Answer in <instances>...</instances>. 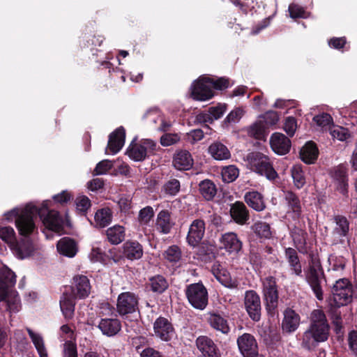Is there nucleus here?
I'll return each mask as SVG.
<instances>
[{
	"instance_id": "nucleus-31",
	"label": "nucleus",
	"mask_w": 357,
	"mask_h": 357,
	"mask_svg": "<svg viewBox=\"0 0 357 357\" xmlns=\"http://www.w3.org/2000/svg\"><path fill=\"white\" fill-rule=\"evenodd\" d=\"M301 160L307 163L312 164L317 160L318 149L316 144L312 142H307L300 151Z\"/></svg>"
},
{
	"instance_id": "nucleus-29",
	"label": "nucleus",
	"mask_w": 357,
	"mask_h": 357,
	"mask_svg": "<svg viewBox=\"0 0 357 357\" xmlns=\"http://www.w3.org/2000/svg\"><path fill=\"white\" fill-rule=\"evenodd\" d=\"M208 153L217 160H227L231 157L227 147L219 142H215L209 146Z\"/></svg>"
},
{
	"instance_id": "nucleus-21",
	"label": "nucleus",
	"mask_w": 357,
	"mask_h": 357,
	"mask_svg": "<svg viewBox=\"0 0 357 357\" xmlns=\"http://www.w3.org/2000/svg\"><path fill=\"white\" fill-rule=\"evenodd\" d=\"M300 316L294 310L287 308L284 312L282 322V330L286 333L294 332L300 325Z\"/></svg>"
},
{
	"instance_id": "nucleus-7",
	"label": "nucleus",
	"mask_w": 357,
	"mask_h": 357,
	"mask_svg": "<svg viewBox=\"0 0 357 357\" xmlns=\"http://www.w3.org/2000/svg\"><path fill=\"white\" fill-rule=\"evenodd\" d=\"M157 144L152 139H144L139 142L132 141L127 149L126 154L132 160L141 162L154 153Z\"/></svg>"
},
{
	"instance_id": "nucleus-49",
	"label": "nucleus",
	"mask_w": 357,
	"mask_h": 357,
	"mask_svg": "<svg viewBox=\"0 0 357 357\" xmlns=\"http://www.w3.org/2000/svg\"><path fill=\"white\" fill-rule=\"evenodd\" d=\"M313 121L319 126L324 129H331L333 125V119L330 114L322 113L315 116Z\"/></svg>"
},
{
	"instance_id": "nucleus-25",
	"label": "nucleus",
	"mask_w": 357,
	"mask_h": 357,
	"mask_svg": "<svg viewBox=\"0 0 357 357\" xmlns=\"http://www.w3.org/2000/svg\"><path fill=\"white\" fill-rule=\"evenodd\" d=\"M266 125L259 117L252 124L246 128L245 130L250 137L257 139H265L267 136Z\"/></svg>"
},
{
	"instance_id": "nucleus-13",
	"label": "nucleus",
	"mask_w": 357,
	"mask_h": 357,
	"mask_svg": "<svg viewBox=\"0 0 357 357\" xmlns=\"http://www.w3.org/2000/svg\"><path fill=\"white\" fill-rule=\"evenodd\" d=\"M220 248L230 255L237 254L242 248V243L234 232H227L219 239Z\"/></svg>"
},
{
	"instance_id": "nucleus-47",
	"label": "nucleus",
	"mask_w": 357,
	"mask_h": 357,
	"mask_svg": "<svg viewBox=\"0 0 357 357\" xmlns=\"http://www.w3.org/2000/svg\"><path fill=\"white\" fill-rule=\"evenodd\" d=\"M254 232L261 238H269L271 236V231L268 224L264 222H258L252 226Z\"/></svg>"
},
{
	"instance_id": "nucleus-28",
	"label": "nucleus",
	"mask_w": 357,
	"mask_h": 357,
	"mask_svg": "<svg viewBox=\"0 0 357 357\" xmlns=\"http://www.w3.org/2000/svg\"><path fill=\"white\" fill-rule=\"evenodd\" d=\"M75 298L73 296L63 294L60 299V307L66 319H71L75 311Z\"/></svg>"
},
{
	"instance_id": "nucleus-45",
	"label": "nucleus",
	"mask_w": 357,
	"mask_h": 357,
	"mask_svg": "<svg viewBox=\"0 0 357 357\" xmlns=\"http://www.w3.org/2000/svg\"><path fill=\"white\" fill-rule=\"evenodd\" d=\"M227 106L225 105H218L216 107L209 108L208 114L204 116V121H213L220 119L226 112Z\"/></svg>"
},
{
	"instance_id": "nucleus-59",
	"label": "nucleus",
	"mask_w": 357,
	"mask_h": 357,
	"mask_svg": "<svg viewBox=\"0 0 357 357\" xmlns=\"http://www.w3.org/2000/svg\"><path fill=\"white\" fill-rule=\"evenodd\" d=\"M162 116V114L158 109H151L146 112L144 118L148 122L152 123L157 130V126H159V118H161Z\"/></svg>"
},
{
	"instance_id": "nucleus-40",
	"label": "nucleus",
	"mask_w": 357,
	"mask_h": 357,
	"mask_svg": "<svg viewBox=\"0 0 357 357\" xmlns=\"http://www.w3.org/2000/svg\"><path fill=\"white\" fill-rule=\"evenodd\" d=\"M199 192L206 200H211L216 195L215 185L210 180L206 179L199 183Z\"/></svg>"
},
{
	"instance_id": "nucleus-37",
	"label": "nucleus",
	"mask_w": 357,
	"mask_h": 357,
	"mask_svg": "<svg viewBox=\"0 0 357 357\" xmlns=\"http://www.w3.org/2000/svg\"><path fill=\"white\" fill-rule=\"evenodd\" d=\"M26 331L30 339L31 340V342H33L36 351H38L39 356L43 357L45 355L48 354L42 335L29 328H27Z\"/></svg>"
},
{
	"instance_id": "nucleus-24",
	"label": "nucleus",
	"mask_w": 357,
	"mask_h": 357,
	"mask_svg": "<svg viewBox=\"0 0 357 357\" xmlns=\"http://www.w3.org/2000/svg\"><path fill=\"white\" fill-rule=\"evenodd\" d=\"M98 328L104 335L113 336L121 330V324L116 319H102Z\"/></svg>"
},
{
	"instance_id": "nucleus-50",
	"label": "nucleus",
	"mask_w": 357,
	"mask_h": 357,
	"mask_svg": "<svg viewBox=\"0 0 357 357\" xmlns=\"http://www.w3.org/2000/svg\"><path fill=\"white\" fill-rule=\"evenodd\" d=\"M162 190L166 195H176L180 190V182L175 178H172L165 183Z\"/></svg>"
},
{
	"instance_id": "nucleus-32",
	"label": "nucleus",
	"mask_w": 357,
	"mask_h": 357,
	"mask_svg": "<svg viewBox=\"0 0 357 357\" xmlns=\"http://www.w3.org/2000/svg\"><path fill=\"white\" fill-rule=\"evenodd\" d=\"M58 252L66 257H73L77 251L75 242L69 238H63L56 245Z\"/></svg>"
},
{
	"instance_id": "nucleus-44",
	"label": "nucleus",
	"mask_w": 357,
	"mask_h": 357,
	"mask_svg": "<svg viewBox=\"0 0 357 357\" xmlns=\"http://www.w3.org/2000/svg\"><path fill=\"white\" fill-rule=\"evenodd\" d=\"M285 199L288 204L289 207L295 214V216L298 217L301 211V206L300 201L296 195L291 192H287L285 193Z\"/></svg>"
},
{
	"instance_id": "nucleus-39",
	"label": "nucleus",
	"mask_w": 357,
	"mask_h": 357,
	"mask_svg": "<svg viewBox=\"0 0 357 357\" xmlns=\"http://www.w3.org/2000/svg\"><path fill=\"white\" fill-rule=\"evenodd\" d=\"M96 227H105L111 222L112 219V213L109 208H103L98 211L94 216Z\"/></svg>"
},
{
	"instance_id": "nucleus-34",
	"label": "nucleus",
	"mask_w": 357,
	"mask_h": 357,
	"mask_svg": "<svg viewBox=\"0 0 357 357\" xmlns=\"http://www.w3.org/2000/svg\"><path fill=\"white\" fill-rule=\"evenodd\" d=\"M106 235L112 244L118 245L124 240L126 230L123 226L116 225L107 229Z\"/></svg>"
},
{
	"instance_id": "nucleus-9",
	"label": "nucleus",
	"mask_w": 357,
	"mask_h": 357,
	"mask_svg": "<svg viewBox=\"0 0 357 357\" xmlns=\"http://www.w3.org/2000/svg\"><path fill=\"white\" fill-rule=\"evenodd\" d=\"M351 295L349 280L346 278L339 279L333 286L330 303L334 307L344 305L351 301Z\"/></svg>"
},
{
	"instance_id": "nucleus-27",
	"label": "nucleus",
	"mask_w": 357,
	"mask_h": 357,
	"mask_svg": "<svg viewBox=\"0 0 357 357\" xmlns=\"http://www.w3.org/2000/svg\"><path fill=\"white\" fill-rule=\"evenodd\" d=\"M230 214L234 221L240 225H244L249 218L246 206L242 202L234 203L231 206Z\"/></svg>"
},
{
	"instance_id": "nucleus-18",
	"label": "nucleus",
	"mask_w": 357,
	"mask_h": 357,
	"mask_svg": "<svg viewBox=\"0 0 357 357\" xmlns=\"http://www.w3.org/2000/svg\"><path fill=\"white\" fill-rule=\"evenodd\" d=\"M198 349L205 357H221L214 342L206 336H200L196 340Z\"/></svg>"
},
{
	"instance_id": "nucleus-43",
	"label": "nucleus",
	"mask_w": 357,
	"mask_h": 357,
	"mask_svg": "<svg viewBox=\"0 0 357 357\" xmlns=\"http://www.w3.org/2000/svg\"><path fill=\"white\" fill-rule=\"evenodd\" d=\"M151 290L155 293H162L168 287V283L165 278L161 275H156L150 279Z\"/></svg>"
},
{
	"instance_id": "nucleus-33",
	"label": "nucleus",
	"mask_w": 357,
	"mask_h": 357,
	"mask_svg": "<svg viewBox=\"0 0 357 357\" xmlns=\"http://www.w3.org/2000/svg\"><path fill=\"white\" fill-rule=\"evenodd\" d=\"M245 201L249 206L257 211H261L266 207L262 195L257 191L247 192L245 195Z\"/></svg>"
},
{
	"instance_id": "nucleus-48",
	"label": "nucleus",
	"mask_w": 357,
	"mask_h": 357,
	"mask_svg": "<svg viewBox=\"0 0 357 357\" xmlns=\"http://www.w3.org/2000/svg\"><path fill=\"white\" fill-rule=\"evenodd\" d=\"M291 176L295 186L300 189L305 183L303 172L299 165H294L291 169Z\"/></svg>"
},
{
	"instance_id": "nucleus-23",
	"label": "nucleus",
	"mask_w": 357,
	"mask_h": 357,
	"mask_svg": "<svg viewBox=\"0 0 357 357\" xmlns=\"http://www.w3.org/2000/svg\"><path fill=\"white\" fill-rule=\"evenodd\" d=\"M193 165L190 153L187 151L177 152L173 159L174 167L178 170H188Z\"/></svg>"
},
{
	"instance_id": "nucleus-56",
	"label": "nucleus",
	"mask_w": 357,
	"mask_h": 357,
	"mask_svg": "<svg viewBox=\"0 0 357 357\" xmlns=\"http://www.w3.org/2000/svg\"><path fill=\"white\" fill-rule=\"evenodd\" d=\"M181 137L178 133H165L160 137V144L163 146H169L178 143Z\"/></svg>"
},
{
	"instance_id": "nucleus-61",
	"label": "nucleus",
	"mask_w": 357,
	"mask_h": 357,
	"mask_svg": "<svg viewBox=\"0 0 357 357\" xmlns=\"http://www.w3.org/2000/svg\"><path fill=\"white\" fill-rule=\"evenodd\" d=\"M89 257L92 262H105L106 255L99 247L93 245Z\"/></svg>"
},
{
	"instance_id": "nucleus-16",
	"label": "nucleus",
	"mask_w": 357,
	"mask_h": 357,
	"mask_svg": "<svg viewBox=\"0 0 357 357\" xmlns=\"http://www.w3.org/2000/svg\"><path fill=\"white\" fill-rule=\"evenodd\" d=\"M126 132L123 127L115 130L110 135L107 147L105 150L106 154L114 155L123 147L125 142Z\"/></svg>"
},
{
	"instance_id": "nucleus-30",
	"label": "nucleus",
	"mask_w": 357,
	"mask_h": 357,
	"mask_svg": "<svg viewBox=\"0 0 357 357\" xmlns=\"http://www.w3.org/2000/svg\"><path fill=\"white\" fill-rule=\"evenodd\" d=\"M334 179L337 182V188L342 194L347 192V169L344 165H339L335 169L333 175Z\"/></svg>"
},
{
	"instance_id": "nucleus-3",
	"label": "nucleus",
	"mask_w": 357,
	"mask_h": 357,
	"mask_svg": "<svg viewBox=\"0 0 357 357\" xmlns=\"http://www.w3.org/2000/svg\"><path fill=\"white\" fill-rule=\"evenodd\" d=\"M16 282V275L7 266L0 269V301L6 300L7 310L17 312L20 309L17 293L13 290Z\"/></svg>"
},
{
	"instance_id": "nucleus-57",
	"label": "nucleus",
	"mask_w": 357,
	"mask_h": 357,
	"mask_svg": "<svg viewBox=\"0 0 357 357\" xmlns=\"http://www.w3.org/2000/svg\"><path fill=\"white\" fill-rule=\"evenodd\" d=\"M289 15L293 19L306 18L308 16L307 13L301 6L291 3L289 6Z\"/></svg>"
},
{
	"instance_id": "nucleus-54",
	"label": "nucleus",
	"mask_w": 357,
	"mask_h": 357,
	"mask_svg": "<svg viewBox=\"0 0 357 357\" xmlns=\"http://www.w3.org/2000/svg\"><path fill=\"white\" fill-rule=\"evenodd\" d=\"M164 257L171 262H176L181 259V252L178 247L172 245L165 252Z\"/></svg>"
},
{
	"instance_id": "nucleus-53",
	"label": "nucleus",
	"mask_w": 357,
	"mask_h": 357,
	"mask_svg": "<svg viewBox=\"0 0 357 357\" xmlns=\"http://www.w3.org/2000/svg\"><path fill=\"white\" fill-rule=\"evenodd\" d=\"M328 261L331 265V268H329L328 271H342L345 266V261L344 259L342 257H337L335 256H330L328 258Z\"/></svg>"
},
{
	"instance_id": "nucleus-63",
	"label": "nucleus",
	"mask_w": 357,
	"mask_h": 357,
	"mask_svg": "<svg viewBox=\"0 0 357 357\" xmlns=\"http://www.w3.org/2000/svg\"><path fill=\"white\" fill-rule=\"evenodd\" d=\"M297 128V122L294 117L289 116L285 119L284 130L289 137L294 136Z\"/></svg>"
},
{
	"instance_id": "nucleus-38",
	"label": "nucleus",
	"mask_w": 357,
	"mask_h": 357,
	"mask_svg": "<svg viewBox=\"0 0 357 357\" xmlns=\"http://www.w3.org/2000/svg\"><path fill=\"white\" fill-rule=\"evenodd\" d=\"M209 323L211 326L216 331L227 334L229 331V326L227 321L218 314H211L209 317Z\"/></svg>"
},
{
	"instance_id": "nucleus-10",
	"label": "nucleus",
	"mask_w": 357,
	"mask_h": 357,
	"mask_svg": "<svg viewBox=\"0 0 357 357\" xmlns=\"http://www.w3.org/2000/svg\"><path fill=\"white\" fill-rule=\"evenodd\" d=\"M138 300L134 293L127 291L120 294L117 299V312L121 316L136 312L138 310Z\"/></svg>"
},
{
	"instance_id": "nucleus-52",
	"label": "nucleus",
	"mask_w": 357,
	"mask_h": 357,
	"mask_svg": "<svg viewBox=\"0 0 357 357\" xmlns=\"http://www.w3.org/2000/svg\"><path fill=\"white\" fill-rule=\"evenodd\" d=\"M59 337L61 341H72L75 340V334L71 326L65 324L61 326Z\"/></svg>"
},
{
	"instance_id": "nucleus-8",
	"label": "nucleus",
	"mask_w": 357,
	"mask_h": 357,
	"mask_svg": "<svg viewBox=\"0 0 357 357\" xmlns=\"http://www.w3.org/2000/svg\"><path fill=\"white\" fill-rule=\"evenodd\" d=\"M185 295L190 305L195 309L204 310L208 301L206 288L202 283L197 282L187 286Z\"/></svg>"
},
{
	"instance_id": "nucleus-35",
	"label": "nucleus",
	"mask_w": 357,
	"mask_h": 357,
	"mask_svg": "<svg viewBox=\"0 0 357 357\" xmlns=\"http://www.w3.org/2000/svg\"><path fill=\"white\" fill-rule=\"evenodd\" d=\"M123 249L125 256L130 260L140 259L143 255L142 246L137 241H127Z\"/></svg>"
},
{
	"instance_id": "nucleus-6",
	"label": "nucleus",
	"mask_w": 357,
	"mask_h": 357,
	"mask_svg": "<svg viewBox=\"0 0 357 357\" xmlns=\"http://www.w3.org/2000/svg\"><path fill=\"white\" fill-rule=\"evenodd\" d=\"M305 280L316 298L321 301L323 299L322 283L324 280V275L320 261L317 258H312L309 268L305 271Z\"/></svg>"
},
{
	"instance_id": "nucleus-15",
	"label": "nucleus",
	"mask_w": 357,
	"mask_h": 357,
	"mask_svg": "<svg viewBox=\"0 0 357 357\" xmlns=\"http://www.w3.org/2000/svg\"><path fill=\"white\" fill-rule=\"evenodd\" d=\"M205 232V223L203 220H195L190 225L187 236V241L192 247L197 246L202 240Z\"/></svg>"
},
{
	"instance_id": "nucleus-55",
	"label": "nucleus",
	"mask_w": 357,
	"mask_h": 357,
	"mask_svg": "<svg viewBox=\"0 0 357 357\" xmlns=\"http://www.w3.org/2000/svg\"><path fill=\"white\" fill-rule=\"evenodd\" d=\"M259 118L264 121L266 128L269 126L275 125L279 121L278 114L277 112L273 111H268L266 113L259 116Z\"/></svg>"
},
{
	"instance_id": "nucleus-60",
	"label": "nucleus",
	"mask_w": 357,
	"mask_h": 357,
	"mask_svg": "<svg viewBox=\"0 0 357 357\" xmlns=\"http://www.w3.org/2000/svg\"><path fill=\"white\" fill-rule=\"evenodd\" d=\"M77 211L85 213L91 206L89 199L85 195H79L75 199Z\"/></svg>"
},
{
	"instance_id": "nucleus-12",
	"label": "nucleus",
	"mask_w": 357,
	"mask_h": 357,
	"mask_svg": "<svg viewBox=\"0 0 357 357\" xmlns=\"http://www.w3.org/2000/svg\"><path fill=\"white\" fill-rule=\"evenodd\" d=\"M153 332L155 337L167 342L174 335L172 324L165 317H158L153 324Z\"/></svg>"
},
{
	"instance_id": "nucleus-22",
	"label": "nucleus",
	"mask_w": 357,
	"mask_h": 357,
	"mask_svg": "<svg viewBox=\"0 0 357 357\" xmlns=\"http://www.w3.org/2000/svg\"><path fill=\"white\" fill-rule=\"evenodd\" d=\"M238 348L243 356H251L257 353V342L252 335L244 333L238 338Z\"/></svg>"
},
{
	"instance_id": "nucleus-2",
	"label": "nucleus",
	"mask_w": 357,
	"mask_h": 357,
	"mask_svg": "<svg viewBox=\"0 0 357 357\" xmlns=\"http://www.w3.org/2000/svg\"><path fill=\"white\" fill-rule=\"evenodd\" d=\"M329 326L326 315L321 310H314L310 316V324L303 333L302 345L307 349L315 347L319 342L327 340Z\"/></svg>"
},
{
	"instance_id": "nucleus-64",
	"label": "nucleus",
	"mask_w": 357,
	"mask_h": 357,
	"mask_svg": "<svg viewBox=\"0 0 357 357\" xmlns=\"http://www.w3.org/2000/svg\"><path fill=\"white\" fill-rule=\"evenodd\" d=\"M63 357H77L76 344L74 342L67 341L64 343Z\"/></svg>"
},
{
	"instance_id": "nucleus-51",
	"label": "nucleus",
	"mask_w": 357,
	"mask_h": 357,
	"mask_svg": "<svg viewBox=\"0 0 357 357\" xmlns=\"http://www.w3.org/2000/svg\"><path fill=\"white\" fill-rule=\"evenodd\" d=\"M336 226L335 230L340 236H345L349 231V222L344 216L337 215L335 218Z\"/></svg>"
},
{
	"instance_id": "nucleus-36",
	"label": "nucleus",
	"mask_w": 357,
	"mask_h": 357,
	"mask_svg": "<svg viewBox=\"0 0 357 357\" xmlns=\"http://www.w3.org/2000/svg\"><path fill=\"white\" fill-rule=\"evenodd\" d=\"M285 257L292 273L296 275H301L302 273V266L296 250L291 248H286Z\"/></svg>"
},
{
	"instance_id": "nucleus-14",
	"label": "nucleus",
	"mask_w": 357,
	"mask_h": 357,
	"mask_svg": "<svg viewBox=\"0 0 357 357\" xmlns=\"http://www.w3.org/2000/svg\"><path fill=\"white\" fill-rule=\"evenodd\" d=\"M245 306L250 318L254 321H259L261 316V302L259 296L255 291H246Z\"/></svg>"
},
{
	"instance_id": "nucleus-17",
	"label": "nucleus",
	"mask_w": 357,
	"mask_h": 357,
	"mask_svg": "<svg viewBox=\"0 0 357 357\" xmlns=\"http://www.w3.org/2000/svg\"><path fill=\"white\" fill-rule=\"evenodd\" d=\"M270 144L272 150L278 155L287 153L291 147V141L284 134L274 132L270 138Z\"/></svg>"
},
{
	"instance_id": "nucleus-20",
	"label": "nucleus",
	"mask_w": 357,
	"mask_h": 357,
	"mask_svg": "<svg viewBox=\"0 0 357 357\" xmlns=\"http://www.w3.org/2000/svg\"><path fill=\"white\" fill-rule=\"evenodd\" d=\"M211 272L215 278L223 286L228 288H234L236 287V282L233 280L229 272L218 262L213 264Z\"/></svg>"
},
{
	"instance_id": "nucleus-62",
	"label": "nucleus",
	"mask_w": 357,
	"mask_h": 357,
	"mask_svg": "<svg viewBox=\"0 0 357 357\" xmlns=\"http://www.w3.org/2000/svg\"><path fill=\"white\" fill-rule=\"evenodd\" d=\"M245 111L243 108L237 107L233 109L227 115L225 121L229 123H236L240 121L244 115Z\"/></svg>"
},
{
	"instance_id": "nucleus-41",
	"label": "nucleus",
	"mask_w": 357,
	"mask_h": 357,
	"mask_svg": "<svg viewBox=\"0 0 357 357\" xmlns=\"http://www.w3.org/2000/svg\"><path fill=\"white\" fill-rule=\"evenodd\" d=\"M153 215L154 212L153 208L151 206H146L139 211L138 215V222L139 227H142V230H144L146 226L149 225Z\"/></svg>"
},
{
	"instance_id": "nucleus-19",
	"label": "nucleus",
	"mask_w": 357,
	"mask_h": 357,
	"mask_svg": "<svg viewBox=\"0 0 357 357\" xmlns=\"http://www.w3.org/2000/svg\"><path fill=\"white\" fill-rule=\"evenodd\" d=\"M72 288L74 295L80 299L86 298L91 292L90 282L85 275L75 276Z\"/></svg>"
},
{
	"instance_id": "nucleus-4",
	"label": "nucleus",
	"mask_w": 357,
	"mask_h": 357,
	"mask_svg": "<svg viewBox=\"0 0 357 357\" xmlns=\"http://www.w3.org/2000/svg\"><path fill=\"white\" fill-rule=\"evenodd\" d=\"M229 85V79L224 77L214 79L202 75L192 83L190 88L191 96L196 100L206 101L213 97V89L222 90L227 88Z\"/></svg>"
},
{
	"instance_id": "nucleus-5",
	"label": "nucleus",
	"mask_w": 357,
	"mask_h": 357,
	"mask_svg": "<svg viewBox=\"0 0 357 357\" xmlns=\"http://www.w3.org/2000/svg\"><path fill=\"white\" fill-rule=\"evenodd\" d=\"M247 165L252 171L265 176L268 180H274L278 173L273 169L269 158L259 152L249 153L245 157Z\"/></svg>"
},
{
	"instance_id": "nucleus-1",
	"label": "nucleus",
	"mask_w": 357,
	"mask_h": 357,
	"mask_svg": "<svg viewBox=\"0 0 357 357\" xmlns=\"http://www.w3.org/2000/svg\"><path fill=\"white\" fill-rule=\"evenodd\" d=\"M51 202L45 200L41 206L31 202L24 207H17L4 214L5 218L8 221L15 220V226L19 234L25 238L20 241H16L10 248L13 254L20 259H24L33 255L38 249L37 245L28 236L37 230L34 219L37 215L43 221L47 229L60 234L65 224H68L66 219L64 221L56 211H48Z\"/></svg>"
},
{
	"instance_id": "nucleus-42",
	"label": "nucleus",
	"mask_w": 357,
	"mask_h": 357,
	"mask_svg": "<svg viewBox=\"0 0 357 357\" xmlns=\"http://www.w3.org/2000/svg\"><path fill=\"white\" fill-rule=\"evenodd\" d=\"M239 175V170L235 165H228L222 167L221 176L225 183H231L235 181Z\"/></svg>"
},
{
	"instance_id": "nucleus-26",
	"label": "nucleus",
	"mask_w": 357,
	"mask_h": 357,
	"mask_svg": "<svg viewBox=\"0 0 357 357\" xmlns=\"http://www.w3.org/2000/svg\"><path fill=\"white\" fill-rule=\"evenodd\" d=\"M173 222L170 219V213L168 211L163 210L158 213L156 218V229L162 234L169 233Z\"/></svg>"
},
{
	"instance_id": "nucleus-46",
	"label": "nucleus",
	"mask_w": 357,
	"mask_h": 357,
	"mask_svg": "<svg viewBox=\"0 0 357 357\" xmlns=\"http://www.w3.org/2000/svg\"><path fill=\"white\" fill-rule=\"evenodd\" d=\"M0 238L9 245L10 248L17 241L15 232L10 227H0Z\"/></svg>"
},
{
	"instance_id": "nucleus-11",
	"label": "nucleus",
	"mask_w": 357,
	"mask_h": 357,
	"mask_svg": "<svg viewBox=\"0 0 357 357\" xmlns=\"http://www.w3.org/2000/svg\"><path fill=\"white\" fill-rule=\"evenodd\" d=\"M263 293L268 309H275L278 304V294L274 278L267 277L264 280Z\"/></svg>"
},
{
	"instance_id": "nucleus-58",
	"label": "nucleus",
	"mask_w": 357,
	"mask_h": 357,
	"mask_svg": "<svg viewBox=\"0 0 357 357\" xmlns=\"http://www.w3.org/2000/svg\"><path fill=\"white\" fill-rule=\"evenodd\" d=\"M330 133L334 139H337L340 141H344L349 137V133L347 129L333 125L330 129Z\"/></svg>"
}]
</instances>
